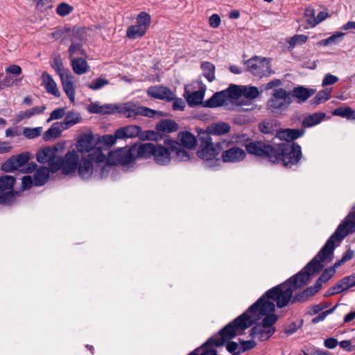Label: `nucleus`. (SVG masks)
Instances as JSON below:
<instances>
[{"label": "nucleus", "mask_w": 355, "mask_h": 355, "mask_svg": "<svg viewBox=\"0 0 355 355\" xmlns=\"http://www.w3.org/2000/svg\"><path fill=\"white\" fill-rule=\"evenodd\" d=\"M151 22L150 15L146 12H141L137 17L136 25L147 31Z\"/></svg>", "instance_id": "43"}, {"label": "nucleus", "mask_w": 355, "mask_h": 355, "mask_svg": "<svg viewBox=\"0 0 355 355\" xmlns=\"http://www.w3.org/2000/svg\"><path fill=\"white\" fill-rule=\"evenodd\" d=\"M230 126L225 122H217L210 124L206 130L205 138H210L209 135L220 136L228 133Z\"/></svg>", "instance_id": "22"}, {"label": "nucleus", "mask_w": 355, "mask_h": 355, "mask_svg": "<svg viewBox=\"0 0 355 355\" xmlns=\"http://www.w3.org/2000/svg\"><path fill=\"white\" fill-rule=\"evenodd\" d=\"M58 148L46 147L40 150L36 155L37 160L42 164H48L51 173L59 171L60 156L58 155Z\"/></svg>", "instance_id": "10"}, {"label": "nucleus", "mask_w": 355, "mask_h": 355, "mask_svg": "<svg viewBox=\"0 0 355 355\" xmlns=\"http://www.w3.org/2000/svg\"><path fill=\"white\" fill-rule=\"evenodd\" d=\"M355 232V211L350 213L338 225L335 232L329 238L317 255L308 263V268L313 267V272H319L323 268L322 262H329L333 259L335 242L341 241L347 235Z\"/></svg>", "instance_id": "3"}, {"label": "nucleus", "mask_w": 355, "mask_h": 355, "mask_svg": "<svg viewBox=\"0 0 355 355\" xmlns=\"http://www.w3.org/2000/svg\"><path fill=\"white\" fill-rule=\"evenodd\" d=\"M220 150L221 147L219 144H214L211 141V138L205 137V141L200 145L197 155L203 160L211 161L215 159Z\"/></svg>", "instance_id": "12"}, {"label": "nucleus", "mask_w": 355, "mask_h": 355, "mask_svg": "<svg viewBox=\"0 0 355 355\" xmlns=\"http://www.w3.org/2000/svg\"><path fill=\"white\" fill-rule=\"evenodd\" d=\"M304 133V130L300 129H283L279 130L276 133V137L281 140L286 141V142H291L293 140L296 139Z\"/></svg>", "instance_id": "23"}, {"label": "nucleus", "mask_w": 355, "mask_h": 355, "mask_svg": "<svg viewBox=\"0 0 355 355\" xmlns=\"http://www.w3.org/2000/svg\"><path fill=\"white\" fill-rule=\"evenodd\" d=\"M53 67L59 75L63 89L71 103L75 102V87L73 83V76L69 69L63 67L62 61L60 56L54 58Z\"/></svg>", "instance_id": "7"}, {"label": "nucleus", "mask_w": 355, "mask_h": 355, "mask_svg": "<svg viewBox=\"0 0 355 355\" xmlns=\"http://www.w3.org/2000/svg\"><path fill=\"white\" fill-rule=\"evenodd\" d=\"M51 170L46 166H41L33 175L34 184L35 186L44 185L49 178Z\"/></svg>", "instance_id": "31"}, {"label": "nucleus", "mask_w": 355, "mask_h": 355, "mask_svg": "<svg viewBox=\"0 0 355 355\" xmlns=\"http://www.w3.org/2000/svg\"><path fill=\"white\" fill-rule=\"evenodd\" d=\"M139 147L132 146L130 148H121V157L119 162L121 165H128L132 163L137 157H140L138 155Z\"/></svg>", "instance_id": "26"}, {"label": "nucleus", "mask_w": 355, "mask_h": 355, "mask_svg": "<svg viewBox=\"0 0 355 355\" xmlns=\"http://www.w3.org/2000/svg\"><path fill=\"white\" fill-rule=\"evenodd\" d=\"M259 95L257 87L254 86H244L242 87V96L247 98V101L243 102L239 101L237 105L233 107L238 111H248L252 109L251 101L256 98Z\"/></svg>", "instance_id": "13"}, {"label": "nucleus", "mask_w": 355, "mask_h": 355, "mask_svg": "<svg viewBox=\"0 0 355 355\" xmlns=\"http://www.w3.org/2000/svg\"><path fill=\"white\" fill-rule=\"evenodd\" d=\"M71 67L75 73L82 75L89 70V65L83 58H71Z\"/></svg>", "instance_id": "39"}, {"label": "nucleus", "mask_w": 355, "mask_h": 355, "mask_svg": "<svg viewBox=\"0 0 355 355\" xmlns=\"http://www.w3.org/2000/svg\"><path fill=\"white\" fill-rule=\"evenodd\" d=\"M76 148L78 152L81 153H89V158L94 162H103L106 156L98 148H93V139L89 135L83 136L77 142Z\"/></svg>", "instance_id": "8"}, {"label": "nucleus", "mask_w": 355, "mask_h": 355, "mask_svg": "<svg viewBox=\"0 0 355 355\" xmlns=\"http://www.w3.org/2000/svg\"><path fill=\"white\" fill-rule=\"evenodd\" d=\"M157 129L160 131L171 132L178 129V124L171 120H164L157 125Z\"/></svg>", "instance_id": "45"}, {"label": "nucleus", "mask_w": 355, "mask_h": 355, "mask_svg": "<svg viewBox=\"0 0 355 355\" xmlns=\"http://www.w3.org/2000/svg\"><path fill=\"white\" fill-rule=\"evenodd\" d=\"M291 103V94L283 88L275 89L272 96L267 101L268 110L277 113L287 107Z\"/></svg>", "instance_id": "9"}, {"label": "nucleus", "mask_w": 355, "mask_h": 355, "mask_svg": "<svg viewBox=\"0 0 355 355\" xmlns=\"http://www.w3.org/2000/svg\"><path fill=\"white\" fill-rule=\"evenodd\" d=\"M224 92L229 103H234L235 101H241L239 98L242 96V87L237 85H231ZM238 103L236 102V104Z\"/></svg>", "instance_id": "37"}, {"label": "nucleus", "mask_w": 355, "mask_h": 355, "mask_svg": "<svg viewBox=\"0 0 355 355\" xmlns=\"http://www.w3.org/2000/svg\"><path fill=\"white\" fill-rule=\"evenodd\" d=\"M79 156L75 150L69 151L64 157L60 156L59 170L62 169V173L69 175L75 171L78 166Z\"/></svg>", "instance_id": "14"}, {"label": "nucleus", "mask_w": 355, "mask_h": 355, "mask_svg": "<svg viewBox=\"0 0 355 355\" xmlns=\"http://www.w3.org/2000/svg\"><path fill=\"white\" fill-rule=\"evenodd\" d=\"M114 104L100 105L98 103H92L89 105L87 110L90 113L110 114H114Z\"/></svg>", "instance_id": "28"}, {"label": "nucleus", "mask_w": 355, "mask_h": 355, "mask_svg": "<svg viewBox=\"0 0 355 355\" xmlns=\"http://www.w3.org/2000/svg\"><path fill=\"white\" fill-rule=\"evenodd\" d=\"M320 288L321 286L320 285V283L316 282L314 286L308 287L304 290L305 295L308 297L313 296L314 294L319 291Z\"/></svg>", "instance_id": "62"}, {"label": "nucleus", "mask_w": 355, "mask_h": 355, "mask_svg": "<svg viewBox=\"0 0 355 355\" xmlns=\"http://www.w3.org/2000/svg\"><path fill=\"white\" fill-rule=\"evenodd\" d=\"M30 153L24 152L8 159L1 166L5 172H11L26 164L30 159Z\"/></svg>", "instance_id": "16"}, {"label": "nucleus", "mask_w": 355, "mask_h": 355, "mask_svg": "<svg viewBox=\"0 0 355 355\" xmlns=\"http://www.w3.org/2000/svg\"><path fill=\"white\" fill-rule=\"evenodd\" d=\"M328 17L329 15L327 12L321 11L318 14L317 17H315V19H313L311 21V22H310V26L314 27L317 24L326 19Z\"/></svg>", "instance_id": "59"}, {"label": "nucleus", "mask_w": 355, "mask_h": 355, "mask_svg": "<svg viewBox=\"0 0 355 355\" xmlns=\"http://www.w3.org/2000/svg\"><path fill=\"white\" fill-rule=\"evenodd\" d=\"M214 339L210 338L200 347L191 352L189 355H217V352L213 348Z\"/></svg>", "instance_id": "30"}, {"label": "nucleus", "mask_w": 355, "mask_h": 355, "mask_svg": "<svg viewBox=\"0 0 355 355\" xmlns=\"http://www.w3.org/2000/svg\"><path fill=\"white\" fill-rule=\"evenodd\" d=\"M246 146L245 150L234 146L224 150L221 155L223 161L228 163H236L243 161L246 156V151L248 152Z\"/></svg>", "instance_id": "17"}, {"label": "nucleus", "mask_w": 355, "mask_h": 355, "mask_svg": "<svg viewBox=\"0 0 355 355\" xmlns=\"http://www.w3.org/2000/svg\"><path fill=\"white\" fill-rule=\"evenodd\" d=\"M304 15L306 17V21L310 25L311 21L313 19H315V10L314 9L309 6L307 7L304 10Z\"/></svg>", "instance_id": "64"}, {"label": "nucleus", "mask_w": 355, "mask_h": 355, "mask_svg": "<svg viewBox=\"0 0 355 355\" xmlns=\"http://www.w3.org/2000/svg\"><path fill=\"white\" fill-rule=\"evenodd\" d=\"M117 139H119L116 136V131L114 132V135H106L102 137V141L105 145L109 146H113L116 142Z\"/></svg>", "instance_id": "60"}, {"label": "nucleus", "mask_w": 355, "mask_h": 355, "mask_svg": "<svg viewBox=\"0 0 355 355\" xmlns=\"http://www.w3.org/2000/svg\"><path fill=\"white\" fill-rule=\"evenodd\" d=\"M229 104L224 90L215 93L210 98L205 102L207 107H216Z\"/></svg>", "instance_id": "25"}, {"label": "nucleus", "mask_w": 355, "mask_h": 355, "mask_svg": "<svg viewBox=\"0 0 355 355\" xmlns=\"http://www.w3.org/2000/svg\"><path fill=\"white\" fill-rule=\"evenodd\" d=\"M82 40H78V37L74 35L71 38V44L69 48V57L71 58L74 55H84L85 51L82 49Z\"/></svg>", "instance_id": "41"}, {"label": "nucleus", "mask_w": 355, "mask_h": 355, "mask_svg": "<svg viewBox=\"0 0 355 355\" xmlns=\"http://www.w3.org/2000/svg\"><path fill=\"white\" fill-rule=\"evenodd\" d=\"M15 178L12 175H3L0 178V198L7 199V196L11 195L12 198L9 202H0L1 204H11L15 200V196L12 192Z\"/></svg>", "instance_id": "15"}, {"label": "nucleus", "mask_w": 355, "mask_h": 355, "mask_svg": "<svg viewBox=\"0 0 355 355\" xmlns=\"http://www.w3.org/2000/svg\"><path fill=\"white\" fill-rule=\"evenodd\" d=\"M36 7L42 12L46 11L53 7L52 0H38Z\"/></svg>", "instance_id": "54"}, {"label": "nucleus", "mask_w": 355, "mask_h": 355, "mask_svg": "<svg viewBox=\"0 0 355 355\" xmlns=\"http://www.w3.org/2000/svg\"><path fill=\"white\" fill-rule=\"evenodd\" d=\"M313 272V267L308 268V264L297 275L291 277L284 283L279 284L270 290L259 300L263 299L261 303L255 308L254 313H257L259 320L265 316L260 324L268 329H275L273 326L277 321V315L272 313L275 311V302L279 308L286 306L291 298V295L297 288L307 284L310 277L316 274Z\"/></svg>", "instance_id": "1"}, {"label": "nucleus", "mask_w": 355, "mask_h": 355, "mask_svg": "<svg viewBox=\"0 0 355 355\" xmlns=\"http://www.w3.org/2000/svg\"><path fill=\"white\" fill-rule=\"evenodd\" d=\"M343 292V288L339 284L338 282L333 286L329 288L324 293V297H329L334 295L336 294H338Z\"/></svg>", "instance_id": "57"}, {"label": "nucleus", "mask_w": 355, "mask_h": 355, "mask_svg": "<svg viewBox=\"0 0 355 355\" xmlns=\"http://www.w3.org/2000/svg\"><path fill=\"white\" fill-rule=\"evenodd\" d=\"M121 157V148L116 149L109 153L107 157V162L112 165L120 164L118 159H120Z\"/></svg>", "instance_id": "50"}, {"label": "nucleus", "mask_w": 355, "mask_h": 355, "mask_svg": "<svg viewBox=\"0 0 355 355\" xmlns=\"http://www.w3.org/2000/svg\"><path fill=\"white\" fill-rule=\"evenodd\" d=\"M81 119L82 118L80 113L71 111L69 112L66 114L63 121L60 123L62 126V129L67 130L71 126L78 123Z\"/></svg>", "instance_id": "34"}, {"label": "nucleus", "mask_w": 355, "mask_h": 355, "mask_svg": "<svg viewBox=\"0 0 355 355\" xmlns=\"http://www.w3.org/2000/svg\"><path fill=\"white\" fill-rule=\"evenodd\" d=\"M331 89L327 88L320 91L313 98V103L318 105L327 101L331 97Z\"/></svg>", "instance_id": "46"}, {"label": "nucleus", "mask_w": 355, "mask_h": 355, "mask_svg": "<svg viewBox=\"0 0 355 355\" xmlns=\"http://www.w3.org/2000/svg\"><path fill=\"white\" fill-rule=\"evenodd\" d=\"M178 139L181 145L189 149L193 148L197 144L195 136L188 132H180L178 135Z\"/></svg>", "instance_id": "38"}, {"label": "nucleus", "mask_w": 355, "mask_h": 355, "mask_svg": "<svg viewBox=\"0 0 355 355\" xmlns=\"http://www.w3.org/2000/svg\"><path fill=\"white\" fill-rule=\"evenodd\" d=\"M248 71L258 77L266 76L270 74L271 68L269 60L265 58L254 56L245 62Z\"/></svg>", "instance_id": "11"}, {"label": "nucleus", "mask_w": 355, "mask_h": 355, "mask_svg": "<svg viewBox=\"0 0 355 355\" xmlns=\"http://www.w3.org/2000/svg\"><path fill=\"white\" fill-rule=\"evenodd\" d=\"M73 10V8L66 3H60L56 8V13L62 17L69 15Z\"/></svg>", "instance_id": "52"}, {"label": "nucleus", "mask_w": 355, "mask_h": 355, "mask_svg": "<svg viewBox=\"0 0 355 355\" xmlns=\"http://www.w3.org/2000/svg\"><path fill=\"white\" fill-rule=\"evenodd\" d=\"M42 132V127L37 128H24L23 130V135L25 137L29 139L38 137Z\"/></svg>", "instance_id": "47"}, {"label": "nucleus", "mask_w": 355, "mask_h": 355, "mask_svg": "<svg viewBox=\"0 0 355 355\" xmlns=\"http://www.w3.org/2000/svg\"><path fill=\"white\" fill-rule=\"evenodd\" d=\"M308 37L304 35H296L291 38L289 44L291 46H294L299 44H304L306 42Z\"/></svg>", "instance_id": "55"}, {"label": "nucleus", "mask_w": 355, "mask_h": 355, "mask_svg": "<svg viewBox=\"0 0 355 355\" xmlns=\"http://www.w3.org/2000/svg\"><path fill=\"white\" fill-rule=\"evenodd\" d=\"M262 300L263 299L258 300L245 313L223 328L220 331V338H214V345L216 347L222 346L227 340L234 338L236 334H241L244 330L257 322L259 315L257 313H254V310Z\"/></svg>", "instance_id": "4"}, {"label": "nucleus", "mask_w": 355, "mask_h": 355, "mask_svg": "<svg viewBox=\"0 0 355 355\" xmlns=\"http://www.w3.org/2000/svg\"><path fill=\"white\" fill-rule=\"evenodd\" d=\"M209 26L214 28H218L220 24V18L218 15L213 14L209 18Z\"/></svg>", "instance_id": "63"}, {"label": "nucleus", "mask_w": 355, "mask_h": 355, "mask_svg": "<svg viewBox=\"0 0 355 355\" xmlns=\"http://www.w3.org/2000/svg\"><path fill=\"white\" fill-rule=\"evenodd\" d=\"M326 116L324 112H315L306 116L302 121L304 128H310L319 124Z\"/></svg>", "instance_id": "35"}, {"label": "nucleus", "mask_w": 355, "mask_h": 355, "mask_svg": "<svg viewBox=\"0 0 355 355\" xmlns=\"http://www.w3.org/2000/svg\"><path fill=\"white\" fill-rule=\"evenodd\" d=\"M339 284L343 288V291H347V289L355 286V273L345 277L340 281H338Z\"/></svg>", "instance_id": "49"}, {"label": "nucleus", "mask_w": 355, "mask_h": 355, "mask_svg": "<svg viewBox=\"0 0 355 355\" xmlns=\"http://www.w3.org/2000/svg\"><path fill=\"white\" fill-rule=\"evenodd\" d=\"M114 113L122 114L127 118H136L138 116L154 118L156 116H161L160 112L146 107L139 106L131 101L123 104H114Z\"/></svg>", "instance_id": "6"}, {"label": "nucleus", "mask_w": 355, "mask_h": 355, "mask_svg": "<svg viewBox=\"0 0 355 355\" xmlns=\"http://www.w3.org/2000/svg\"><path fill=\"white\" fill-rule=\"evenodd\" d=\"M205 96V90L199 89L198 91L189 93L187 89L185 90L184 96L186 98L188 104L191 106L196 105L201 103Z\"/></svg>", "instance_id": "33"}, {"label": "nucleus", "mask_w": 355, "mask_h": 355, "mask_svg": "<svg viewBox=\"0 0 355 355\" xmlns=\"http://www.w3.org/2000/svg\"><path fill=\"white\" fill-rule=\"evenodd\" d=\"M141 129L139 125H130L121 127L116 130V136L119 139L135 138L139 136Z\"/></svg>", "instance_id": "20"}, {"label": "nucleus", "mask_w": 355, "mask_h": 355, "mask_svg": "<svg viewBox=\"0 0 355 355\" xmlns=\"http://www.w3.org/2000/svg\"><path fill=\"white\" fill-rule=\"evenodd\" d=\"M165 145H167L171 150V154H175V159L177 162H186L190 159V155L186 150L180 147V144L175 141H165Z\"/></svg>", "instance_id": "19"}, {"label": "nucleus", "mask_w": 355, "mask_h": 355, "mask_svg": "<svg viewBox=\"0 0 355 355\" xmlns=\"http://www.w3.org/2000/svg\"><path fill=\"white\" fill-rule=\"evenodd\" d=\"M336 268L334 265L333 267L327 268L323 271L319 279L316 281L320 283V286H322L323 283H326L334 276L336 272Z\"/></svg>", "instance_id": "48"}, {"label": "nucleus", "mask_w": 355, "mask_h": 355, "mask_svg": "<svg viewBox=\"0 0 355 355\" xmlns=\"http://www.w3.org/2000/svg\"><path fill=\"white\" fill-rule=\"evenodd\" d=\"M171 150L168 146H163L152 143H146L139 146L138 155L141 157H154L155 161L159 165H166L171 161Z\"/></svg>", "instance_id": "5"}, {"label": "nucleus", "mask_w": 355, "mask_h": 355, "mask_svg": "<svg viewBox=\"0 0 355 355\" xmlns=\"http://www.w3.org/2000/svg\"><path fill=\"white\" fill-rule=\"evenodd\" d=\"M94 161L89 158H82L79 162L78 166H77L78 173L79 176L83 179L89 178L93 173L92 162Z\"/></svg>", "instance_id": "24"}, {"label": "nucleus", "mask_w": 355, "mask_h": 355, "mask_svg": "<svg viewBox=\"0 0 355 355\" xmlns=\"http://www.w3.org/2000/svg\"><path fill=\"white\" fill-rule=\"evenodd\" d=\"M334 116H338L343 118H346L348 120H355V111L350 107H338L333 112Z\"/></svg>", "instance_id": "40"}, {"label": "nucleus", "mask_w": 355, "mask_h": 355, "mask_svg": "<svg viewBox=\"0 0 355 355\" xmlns=\"http://www.w3.org/2000/svg\"><path fill=\"white\" fill-rule=\"evenodd\" d=\"M46 109V105L36 106L28 109L26 111H21L16 115L17 121H20L24 119H28L31 117L42 114Z\"/></svg>", "instance_id": "32"}, {"label": "nucleus", "mask_w": 355, "mask_h": 355, "mask_svg": "<svg viewBox=\"0 0 355 355\" xmlns=\"http://www.w3.org/2000/svg\"><path fill=\"white\" fill-rule=\"evenodd\" d=\"M62 130H64V129H62V126L60 122L54 123L51 127L44 133L43 139L46 141L54 139L60 137Z\"/></svg>", "instance_id": "36"}, {"label": "nucleus", "mask_w": 355, "mask_h": 355, "mask_svg": "<svg viewBox=\"0 0 355 355\" xmlns=\"http://www.w3.org/2000/svg\"><path fill=\"white\" fill-rule=\"evenodd\" d=\"M259 129L264 134H272L274 132L272 123L270 121H262L259 124Z\"/></svg>", "instance_id": "56"}, {"label": "nucleus", "mask_w": 355, "mask_h": 355, "mask_svg": "<svg viewBox=\"0 0 355 355\" xmlns=\"http://www.w3.org/2000/svg\"><path fill=\"white\" fill-rule=\"evenodd\" d=\"M109 82L107 80L102 78H96L91 83L87 85V87L93 90H98L108 85Z\"/></svg>", "instance_id": "51"}, {"label": "nucleus", "mask_w": 355, "mask_h": 355, "mask_svg": "<svg viewBox=\"0 0 355 355\" xmlns=\"http://www.w3.org/2000/svg\"><path fill=\"white\" fill-rule=\"evenodd\" d=\"M146 31L136 24L132 25L127 28L126 36L131 40H135L141 37L146 34Z\"/></svg>", "instance_id": "44"}, {"label": "nucleus", "mask_w": 355, "mask_h": 355, "mask_svg": "<svg viewBox=\"0 0 355 355\" xmlns=\"http://www.w3.org/2000/svg\"><path fill=\"white\" fill-rule=\"evenodd\" d=\"M148 96L157 99L173 101L175 95L168 88L163 86H153L148 89Z\"/></svg>", "instance_id": "18"}, {"label": "nucleus", "mask_w": 355, "mask_h": 355, "mask_svg": "<svg viewBox=\"0 0 355 355\" xmlns=\"http://www.w3.org/2000/svg\"><path fill=\"white\" fill-rule=\"evenodd\" d=\"M275 331L276 329H268L264 326L258 324L252 327L250 331V336L253 338H257L260 341H265L269 339Z\"/></svg>", "instance_id": "21"}, {"label": "nucleus", "mask_w": 355, "mask_h": 355, "mask_svg": "<svg viewBox=\"0 0 355 355\" xmlns=\"http://www.w3.org/2000/svg\"><path fill=\"white\" fill-rule=\"evenodd\" d=\"M65 114L64 108H57L54 110L50 114L49 118L47 119V122L49 123L53 120L62 119Z\"/></svg>", "instance_id": "53"}, {"label": "nucleus", "mask_w": 355, "mask_h": 355, "mask_svg": "<svg viewBox=\"0 0 355 355\" xmlns=\"http://www.w3.org/2000/svg\"><path fill=\"white\" fill-rule=\"evenodd\" d=\"M249 154L266 158L272 163L282 162L284 166L297 164L302 157L301 146L295 142H284L274 147L260 141L249 142Z\"/></svg>", "instance_id": "2"}, {"label": "nucleus", "mask_w": 355, "mask_h": 355, "mask_svg": "<svg viewBox=\"0 0 355 355\" xmlns=\"http://www.w3.org/2000/svg\"><path fill=\"white\" fill-rule=\"evenodd\" d=\"M338 81V78L336 76L331 75L330 73H327L324 76L322 85V87H326L328 85H334Z\"/></svg>", "instance_id": "58"}, {"label": "nucleus", "mask_w": 355, "mask_h": 355, "mask_svg": "<svg viewBox=\"0 0 355 355\" xmlns=\"http://www.w3.org/2000/svg\"><path fill=\"white\" fill-rule=\"evenodd\" d=\"M42 80L43 85L49 94L56 97H59L60 96L57 85L51 75L46 72H43L42 75Z\"/></svg>", "instance_id": "29"}, {"label": "nucleus", "mask_w": 355, "mask_h": 355, "mask_svg": "<svg viewBox=\"0 0 355 355\" xmlns=\"http://www.w3.org/2000/svg\"><path fill=\"white\" fill-rule=\"evenodd\" d=\"M201 69L203 76L209 82H212L215 79V66L209 62H202Z\"/></svg>", "instance_id": "42"}, {"label": "nucleus", "mask_w": 355, "mask_h": 355, "mask_svg": "<svg viewBox=\"0 0 355 355\" xmlns=\"http://www.w3.org/2000/svg\"><path fill=\"white\" fill-rule=\"evenodd\" d=\"M315 89L297 86L293 89V96L298 103H304L315 93Z\"/></svg>", "instance_id": "27"}, {"label": "nucleus", "mask_w": 355, "mask_h": 355, "mask_svg": "<svg viewBox=\"0 0 355 355\" xmlns=\"http://www.w3.org/2000/svg\"><path fill=\"white\" fill-rule=\"evenodd\" d=\"M241 345V352L252 349L255 347L257 343L253 340L240 341Z\"/></svg>", "instance_id": "61"}]
</instances>
